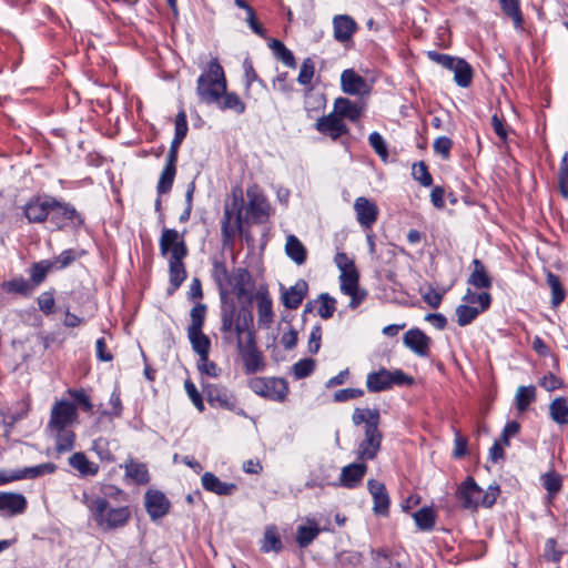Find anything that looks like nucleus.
Segmentation results:
<instances>
[{
  "label": "nucleus",
  "instance_id": "obj_47",
  "mask_svg": "<svg viewBox=\"0 0 568 568\" xmlns=\"http://www.w3.org/2000/svg\"><path fill=\"white\" fill-rule=\"evenodd\" d=\"M536 399V387L534 385L519 386L515 395V406L519 412H525Z\"/></svg>",
  "mask_w": 568,
  "mask_h": 568
},
{
  "label": "nucleus",
  "instance_id": "obj_2",
  "mask_svg": "<svg viewBox=\"0 0 568 568\" xmlns=\"http://www.w3.org/2000/svg\"><path fill=\"white\" fill-rule=\"evenodd\" d=\"M65 394L69 396L70 402L75 405L78 414L81 412L88 416L97 415L95 422L99 424L112 423L122 413V402L116 389L112 392L108 404H100L97 407L85 388H68Z\"/></svg>",
  "mask_w": 568,
  "mask_h": 568
},
{
  "label": "nucleus",
  "instance_id": "obj_54",
  "mask_svg": "<svg viewBox=\"0 0 568 568\" xmlns=\"http://www.w3.org/2000/svg\"><path fill=\"white\" fill-rule=\"evenodd\" d=\"M321 529L317 525L314 526H300L297 528L296 541L300 547L305 548L313 542L320 535Z\"/></svg>",
  "mask_w": 568,
  "mask_h": 568
},
{
  "label": "nucleus",
  "instance_id": "obj_34",
  "mask_svg": "<svg viewBox=\"0 0 568 568\" xmlns=\"http://www.w3.org/2000/svg\"><path fill=\"white\" fill-rule=\"evenodd\" d=\"M1 288L8 294H16L23 297L31 296L36 290L33 284L22 275L3 281L1 283Z\"/></svg>",
  "mask_w": 568,
  "mask_h": 568
},
{
  "label": "nucleus",
  "instance_id": "obj_18",
  "mask_svg": "<svg viewBox=\"0 0 568 568\" xmlns=\"http://www.w3.org/2000/svg\"><path fill=\"white\" fill-rule=\"evenodd\" d=\"M315 129L320 133L329 136L333 141H337L339 138L348 134L349 132V129L345 122L342 121L339 116H336V113L333 112L317 119Z\"/></svg>",
  "mask_w": 568,
  "mask_h": 568
},
{
  "label": "nucleus",
  "instance_id": "obj_22",
  "mask_svg": "<svg viewBox=\"0 0 568 568\" xmlns=\"http://www.w3.org/2000/svg\"><path fill=\"white\" fill-rule=\"evenodd\" d=\"M367 488L374 500V514L379 516H387L389 511L390 499L385 485L376 479H369L367 481Z\"/></svg>",
  "mask_w": 568,
  "mask_h": 568
},
{
  "label": "nucleus",
  "instance_id": "obj_33",
  "mask_svg": "<svg viewBox=\"0 0 568 568\" xmlns=\"http://www.w3.org/2000/svg\"><path fill=\"white\" fill-rule=\"evenodd\" d=\"M333 113H336V116H339L342 121L347 119L355 122L361 118L362 109L357 103L347 98H337L334 102Z\"/></svg>",
  "mask_w": 568,
  "mask_h": 568
},
{
  "label": "nucleus",
  "instance_id": "obj_11",
  "mask_svg": "<svg viewBox=\"0 0 568 568\" xmlns=\"http://www.w3.org/2000/svg\"><path fill=\"white\" fill-rule=\"evenodd\" d=\"M209 404L215 408L234 412L239 407L236 397L226 387L209 384L205 388Z\"/></svg>",
  "mask_w": 568,
  "mask_h": 568
},
{
  "label": "nucleus",
  "instance_id": "obj_35",
  "mask_svg": "<svg viewBox=\"0 0 568 568\" xmlns=\"http://www.w3.org/2000/svg\"><path fill=\"white\" fill-rule=\"evenodd\" d=\"M252 276L246 268L239 267L234 274L232 275V286L239 300L247 298L250 302L252 300V293L247 288V285L251 284Z\"/></svg>",
  "mask_w": 568,
  "mask_h": 568
},
{
  "label": "nucleus",
  "instance_id": "obj_40",
  "mask_svg": "<svg viewBox=\"0 0 568 568\" xmlns=\"http://www.w3.org/2000/svg\"><path fill=\"white\" fill-rule=\"evenodd\" d=\"M214 103L217 104L220 110H231L236 114H243L246 109L245 103L241 100L237 93L227 92L226 90L225 93L219 98V101H215Z\"/></svg>",
  "mask_w": 568,
  "mask_h": 568
},
{
  "label": "nucleus",
  "instance_id": "obj_10",
  "mask_svg": "<svg viewBox=\"0 0 568 568\" xmlns=\"http://www.w3.org/2000/svg\"><path fill=\"white\" fill-rule=\"evenodd\" d=\"M375 568H408L409 558L399 549L381 548L372 550Z\"/></svg>",
  "mask_w": 568,
  "mask_h": 568
},
{
  "label": "nucleus",
  "instance_id": "obj_14",
  "mask_svg": "<svg viewBox=\"0 0 568 568\" xmlns=\"http://www.w3.org/2000/svg\"><path fill=\"white\" fill-rule=\"evenodd\" d=\"M248 197L247 213L256 224H263L270 216V204L266 197L258 192L257 187H250L246 191Z\"/></svg>",
  "mask_w": 568,
  "mask_h": 568
},
{
  "label": "nucleus",
  "instance_id": "obj_6",
  "mask_svg": "<svg viewBox=\"0 0 568 568\" xmlns=\"http://www.w3.org/2000/svg\"><path fill=\"white\" fill-rule=\"evenodd\" d=\"M237 352L243 362V371L246 375H253L265 369L264 356L258 351L255 342V335L253 332H248L243 338H239L236 342Z\"/></svg>",
  "mask_w": 568,
  "mask_h": 568
},
{
  "label": "nucleus",
  "instance_id": "obj_64",
  "mask_svg": "<svg viewBox=\"0 0 568 568\" xmlns=\"http://www.w3.org/2000/svg\"><path fill=\"white\" fill-rule=\"evenodd\" d=\"M78 257L79 254L75 250L68 248L50 261L53 263V268L58 271L70 266Z\"/></svg>",
  "mask_w": 568,
  "mask_h": 568
},
{
  "label": "nucleus",
  "instance_id": "obj_41",
  "mask_svg": "<svg viewBox=\"0 0 568 568\" xmlns=\"http://www.w3.org/2000/svg\"><path fill=\"white\" fill-rule=\"evenodd\" d=\"M53 263H51L50 260H42L39 262L33 263L30 266L29 274H30V282L33 284V287L37 288L39 285H41L48 274L53 271Z\"/></svg>",
  "mask_w": 568,
  "mask_h": 568
},
{
  "label": "nucleus",
  "instance_id": "obj_26",
  "mask_svg": "<svg viewBox=\"0 0 568 568\" xmlns=\"http://www.w3.org/2000/svg\"><path fill=\"white\" fill-rule=\"evenodd\" d=\"M257 303V322L260 326L268 327L273 322V303L270 297L268 291L265 287H260L255 294Z\"/></svg>",
  "mask_w": 568,
  "mask_h": 568
},
{
  "label": "nucleus",
  "instance_id": "obj_49",
  "mask_svg": "<svg viewBox=\"0 0 568 568\" xmlns=\"http://www.w3.org/2000/svg\"><path fill=\"white\" fill-rule=\"evenodd\" d=\"M175 175H176V166L165 164L160 174V179H159V182L156 185L158 195H163V194H168L169 192H171Z\"/></svg>",
  "mask_w": 568,
  "mask_h": 568
},
{
  "label": "nucleus",
  "instance_id": "obj_28",
  "mask_svg": "<svg viewBox=\"0 0 568 568\" xmlns=\"http://www.w3.org/2000/svg\"><path fill=\"white\" fill-rule=\"evenodd\" d=\"M201 481L206 491L213 493L217 496H231L237 490V486L234 483L222 481L217 476L210 471L202 475Z\"/></svg>",
  "mask_w": 568,
  "mask_h": 568
},
{
  "label": "nucleus",
  "instance_id": "obj_61",
  "mask_svg": "<svg viewBox=\"0 0 568 568\" xmlns=\"http://www.w3.org/2000/svg\"><path fill=\"white\" fill-rule=\"evenodd\" d=\"M363 562V556L358 551L345 550L338 555L339 568H358Z\"/></svg>",
  "mask_w": 568,
  "mask_h": 568
},
{
  "label": "nucleus",
  "instance_id": "obj_12",
  "mask_svg": "<svg viewBox=\"0 0 568 568\" xmlns=\"http://www.w3.org/2000/svg\"><path fill=\"white\" fill-rule=\"evenodd\" d=\"M51 195L31 197L23 206V214L30 223L49 221Z\"/></svg>",
  "mask_w": 568,
  "mask_h": 568
},
{
  "label": "nucleus",
  "instance_id": "obj_43",
  "mask_svg": "<svg viewBox=\"0 0 568 568\" xmlns=\"http://www.w3.org/2000/svg\"><path fill=\"white\" fill-rule=\"evenodd\" d=\"M187 337L192 345V349L199 356H205V354H210L211 349V341L209 336H206L203 331H187Z\"/></svg>",
  "mask_w": 568,
  "mask_h": 568
},
{
  "label": "nucleus",
  "instance_id": "obj_48",
  "mask_svg": "<svg viewBox=\"0 0 568 568\" xmlns=\"http://www.w3.org/2000/svg\"><path fill=\"white\" fill-rule=\"evenodd\" d=\"M352 419L356 426L361 424H365V426H378L379 410L369 408H356L353 413Z\"/></svg>",
  "mask_w": 568,
  "mask_h": 568
},
{
  "label": "nucleus",
  "instance_id": "obj_59",
  "mask_svg": "<svg viewBox=\"0 0 568 568\" xmlns=\"http://www.w3.org/2000/svg\"><path fill=\"white\" fill-rule=\"evenodd\" d=\"M541 484L549 495L555 496L562 487V478L555 470H550L541 476Z\"/></svg>",
  "mask_w": 568,
  "mask_h": 568
},
{
  "label": "nucleus",
  "instance_id": "obj_36",
  "mask_svg": "<svg viewBox=\"0 0 568 568\" xmlns=\"http://www.w3.org/2000/svg\"><path fill=\"white\" fill-rule=\"evenodd\" d=\"M181 244H185V242L183 239H180L176 230L163 229L159 243L162 256H166L169 253L172 255Z\"/></svg>",
  "mask_w": 568,
  "mask_h": 568
},
{
  "label": "nucleus",
  "instance_id": "obj_45",
  "mask_svg": "<svg viewBox=\"0 0 568 568\" xmlns=\"http://www.w3.org/2000/svg\"><path fill=\"white\" fill-rule=\"evenodd\" d=\"M427 57L430 61L436 64L442 65L444 69L456 72V69L463 63L464 59L458 57H453L446 53H440L437 51H428Z\"/></svg>",
  "mask_w": 568,
  "mask_h": 568
},
{
  "label": "nucleus",
  "instance_id": "obj_53",
  "mask_svg": "<svg viewBox=\"0 0 568 568\" xmlns=\"http://www.w3.org/2000/svg\"><path fill=\"white\" fill-rule=\"evenodd\" d=\"M359 287V274L357 268H352L348 272L341 273L339 275V290L343 294H351L353 290Z\"/></svg>",
  "mask_w": 568,
  "mask_h": 568
},
{
  "label": "nucleus",
  "instance_id": "obj_1",
  "mask_svg": "<svg viewBox=\"0 0 568 568\" xmlns=\"http://www.w3.org/2000/svg\"><path fill=\"white\" fill-rule=\"evenodd\" d=\"M220 318V331L225 344L237 342L244 334L246 336L252 332L250 329L253 324L251 310L245 306L239 307L225 291H222Z\"/></svg>",
  "mask_w": 568,
  "mask_h": 568
},
{
  "label": "nucleus",
  "instance_id": "obj_42",
  "mask_svg": "<svg viewBox=\"0 0 568 568\" xmlns=\"http://www.w3.org/2000/svg\"><path fill=\"white\" fill-rule=\"evenodd\" d=\"M546 282L551 290V307L557 308L566 298L565 288L559 276L550 271L546 273Z\"/></svg>",
  "mask_w": 568,
  "mask_h": 568
},
{
  "label": "nucleus",
  "instance_id": "obj_23",
  "mask_svg": "<svg viewBox=\"0 0 568 568\" xmlns=\"http://www.w3.org/2000/svg\"><path fill=\"white\" fill-rule=\"evenodd\" d=\"M358 26L348 14H337L333 18L334 39L339 43L352 40Z\"/></svg>",
  "mask_w": 568,
  "mask_h": 568
},
{
  "label": "nucleus",
  "instance_id": "obj_3",
  "mask_svg": "<svg viewBox=\"0 0 568 568\" xmlns=\"http://www.w3.org/2000/svg\"><path fill=\"white\" fill-rule=\"evenodd\" d=\"M97 526L103 530H113L124 527L131 518V510L128 506L111 507L110 503L103 497H95L88 503Z\"/></svg>",
  "mask_w": 568,
  "mask_h": 568
},
{
  "label": "nucleus",
  "instance_id": "obj_62",
  "mask_svg": "<svg viewBox=\"0 0 568 568\" xmlns=\"http://www.w3.org/2000/svg\"><path fill=\"white\" fill-rule=\"evenodd\" d=\"M368 143L375 151V153L381 158L383 162H386L388 159V149L385 139L378 132H372L368 136Z\"/></svg>",
  "mask_w": 568,
  "mask_h": 568
},
{
  "label": "nucleus",
  "instance_id": "obj_29",
  "mask_svg": "<svg viewBox=\"0 0 568 568\" xmlns=\"http://www.w3.org/2000/svg\"><path fill=\"white\" fill-rule=\"evenodd\" d=\"M308 290V285L304 280H298L295 285L291 286L282 294V302L286 308L296 310L303 302Z\"/></svg>",
  "mask_w": 568,
  "mask_h": 568
},
{
  "label": "nucleus",
  "instance_id": "obj_56",
  "mask_svg": "<svg viewBox=\"0 0 568 568\" xmlns=\"http://www.w3.org/2000/svg\"><path fill=\"white\" fill-rule=\"evenodd\" d=\"M474 71L471 65L464 59L463 63L454 73V81L460 88H468L473 81Z\"/></svg>",
  "mask_w": 568,
  "mask_h": 568
},
{
  "label": "nucleus",
  "instance_id": "obj_52",
  "mask_svg": "<svg viewBox=\"0 0 568 568\" xmlns=\"http://www.w3.org/2000/svg\"><path fill=\"white\" fill-rule=\"evenodd\" d=\"M273 50L275 57L281 60L288 68H296V60L293 52L285 47V44L280 40H273L270 44Z\"/></svg>",
  "mask_w": 568,
  "mask_h": 568
},
{
  "label": "nucleus",
  "instance_id": "obj_15",
  "mask_svg": "<svg viewBox=\"0 0 568 568\" xmlns=\"http://www.w3.org/2000/svg\"><path fill=\"white\" fill-rule=\"evenodd\" d=\"M483 489L468 476L457 488L456 497L465 509H476L480 505Z\"/></svg>",
  "mask_w": 568,
  "mask_h": 568
},
{
  "label": "nucleus",
  "instance_id": "obj_63",
  "mask_svg": "<svg viewBox=\"0 0 568 568\" xmlns=\"http://www.w3.org/2000/svg\"><path fill=\"white\" fill-rule=\"evenodd\" d=\"M126 476L132 478L136 484H148L150 480L145 465L139 463H131L126 466Z\"/></svg>",
  "mask_w": 568,
  "mask_h": 568
},
{
  "label": "nucleus",
  "instance_id": "obj_24",
  "mask_svg": "<svg viewBox=\"0 0 568 568\" xmlns=\"http://www.w3.org/2000/svg\"><path fill=\"white\" fill-rule=\"evenodd\" d=\"M382 434L379 428H365V438L358 445V457L371 460L379 450Z\"/></svg>",
  "mask_w": 568,
  "mask_h": 568
},
{
  "label": "nucleus",
  "instance_id": "obj_51",
  "mask_svg": "<svg viewBox=\"0 0 568 568\" xmlns=\"http://www.w3.org/2000/svg\"><path fill=\"white\" fill-rule=\"evenodd\" d=\"M55 429V449L59 453L69 452L73 448L75 435L72 428H54Z\"/></svg>",
  "mask_w": 568,
  "mask_h": 568
},
{
  "label": "nucleus",
  "instance_id": "obj_17",
  "mask_svg": "<svg viewBox=\"0 0 568 568\" xmlns=\"http://www.w3.org/2000/svg\"><path fill=\"white\" fill-rule=\"evenodd\" d=\"M354 211L359 225L365 230H372L379 214L377 204L365 196H359L354 202Z\"/></svg>",
  "mask_w": 568,
  "mask_h": 568
},
{
  "label": "nucleus",
  "instance_id": "obj_7",
  "mask_svg": "<svg viewBox=\"0 0 568 568\" xmlns=\"http://www.w3.org/2000/svg\"><path fill=\"white\" fill-rule=\"evenodd\" d=\"M413 377L405 374L402 369L388 371L381 368L367 375L366 386L372 393H378L392 388L394 385H412Z\"/></svg>",
  "mask_w": 568,
  "mask_h": 568
},
{
  "label": "nucleus",
  "instance_id": "obj_4",
  "mask_svg": "<svg viewBox=\"0 0 568 568\" xmlns=\"http://www.w3.org/2000/svg\"><path fill=\"white\" fill-rule=\"evenodd\" d=\"M225 90L226 79L224 70L217 59H212L209 62L207 70L197 79L196 93L203 102L213 104L225 93Z\"/></svg>",
  "mask_w": 568,
  "mask_h": 568
},
{
  "label": "nucleus",
  "instance_id": "obj_50",
  "mask_svg": "<svg viewBox=\"0 0 568 568\" xmlns=\"http://www.w3.org/2000/svg\"><path fill=\"white\" fill-rule=\"evenodd\" d=\"M549 413L552 420L559 425L568 423V404L566 398L559 397L551 402Z\"/></svg>",
  "mask_w": 568,
  "mask_h": 568
},
{
  "label": "nucleus",
  "instance_id": "obj_21",
  "mask_svg": "<svg viewBox=\"0 0 568 568\" xmlns=\"http://www.w3.org/2000/svg\"><path fill=\"white\" fill-rule=\"evenodd\" d=\"M145 509L152 520L164 517L170 510V501L159 490H148L145 494Z\"/></svg>",
  "mask_w": 568,
  "mask_h": 568
},
{
  "label": "nucleus",
  "instance_id": "obj_57",
  "mask_svg": "<svg viewBox=\"0 0 568 568\" xmlns=\"http://www.w3.org/2000/svg\"><path fill=\"white\" fill-rule=\"evenodd\" d=\"M317 302L320 303L318 315L323 320L331 318L336 310V300L332 297L328 293H322L317 297Z\"/></svg>",
  "mask_w": 568,
  "mask_h": 568
},
{
  "label": "nucleus",
  "instance_id": "obj_37",
  "mask_svg": "<svg viewBox=\"0 0 568 568\" xmlns=\"http://www.w3.org/2000/svg\"><path fill=\"white\" fill-rule=\"evenodd\" d=\"M285 252L287 256L297 265L306 262L307 251L303 243L293 234L288 235L285 244Z\"/></svg>",
  "mask_w": 568,
  "mask_h": 568
},
{
  "label": "nucleus",
  "instance_id": "obj_60",
  "mask_svg": "<svg viewBox=\"0 0 568 568\" xmlns=\"http://www.w3.org/2000/svg\"><path fill=\"white\" fill-rule=\"evenodd\" d=\"M481 311L477 307L462 304L456 308L457 323L459 326L469 325Z\"/></svg>",
  "mask_w": 568,
  "mask_h": 568
},
{
  "label": "nucleus",
  "instance_id": "obj_9",
  "mask_svg": "<svg viewBox=\"0 0 568 568\" xmlns=\"http://www.w3.org/2000/svg\"><path fill=\"white\" fill-rule=\"evenodd\" d=\"M248 387L256 395L275 402H283L288 393L286 381L277 377H253Z\"/></svg>",
  "mask_w": 568,
  "mask_h": 568
},
{
  "label": "nucleus",
  "instance_id": "obj_39",
  "mask_svg": "<svg viewBox=\"0 0 568 568\" xmlns=\"http://www.w3.org/2000/svg\"><path fill=\"white\" fill-rule=\"evenodd\" d=\"M69 464L77 469L81 476H94L99 471V466L90 462L83 453H74L69 458Z\"/></svg>",
  "mask_w": 568,
  "mask_h": 568
},
{
  "label": "nucleus",
  "instance_id": "obj_8",
  "mask_svg": "<svg viewBox=\"0 0 568 568\" xmlns=\"http://www.w3.org/2000/svg\"><path fill=\"white\" fill-rule=\"evenodd\" d=\"M49 222L54 226L55 230H63L68 226H82L84 219L72 204L52 196Z\"/></svg>",
  "mask_w": 568,
  "mask_h": 568
},
{
  "label": "nucleus",
  "instance_id": "obj_25",
  "mask_svg": "<svg viewBox=\"0 0 568 568\" xmlns=\"http://www.w3.org/2000/svg\"><path fill=\"white\" fill-rule=\"evenodd\" d=\"M27 506V498L22 494L0 491V511L6 515H20L26 511Z\"/></svg>",
  "mask_w": 568,
  "mask_h": 568
},
{
  "label": "nucleus",
  "instance_id": "obj_19",
  "mask_svg": "<svg viewBox=\"0 0 568 568\" xmlns=\"http://www.w3.org/2000/svg\"><path fill=\"white\" fill-rule=\"evenodd\" d=\"M367 471V466L364 463H352L342 468L337 481L332 483L336 487H345L354 489L361 485Z\"/></svg>",
  "mask_w": 568,
  "mask_h": 568
},
{
  "label": "nucleus",
  "instance_id": "obj_16",
  "mask_svg": "<svg viewBox=\"0 0 568 568\" xmlns=\"http://www.w3.org/2000/svg\"><path fill=\"white\" fill-rule=\"evenodd\" d=\"M187 255L186 244L179 245L178 250L170 255L169 258V273L170 284L173 291L178 290L186 278V270L183 263L184 257Z\"/></svg>",
  "mask_w": 568,
  "mask_h": 568
},
{
  "label": "nucleus",
  "instance_id": "obj_55",
  "mask_svg": "<svg viewBox=\"0 0 568 568\" xmlns=\"http://www.w3.org/2000/svg\"><path fill=\"white\" fill-rule=\"evenodd\" d=\"M283 545L281 538L276 531L275 527L266 528L264 532V540L261 547L262 551L270 552L275 551L278 552L282 549Z\"/></svg>",
  "mask_w": 568,
  "mask_h": 568
},
{
  "label": "nucleus",
  "instance_id": "obj_32",
  "mask_svg": "<svg viewBox=\"0 0 568 568\" xmlns=\"http://www.w3.org/2000/svg\"><path fill=\"white\" fill-rule=\"evenodd\" d=\"M471 265L473 271L467 283L478 290H489L493 285V281L483 262L478 258H474Z\"/></svg>",
  "mask_w": 568,
  "mask_h": 568
},
{
  "label": "nucleus",
  "instance_id": "obj_27",
  "mask_svg": "<svg viewBox=\"0 0 568 568\" xmlns=\"http://www.w3.org/2000/svg\"><path fill=\"white\" fill-rule=\"evenodd\" d=\"M341 87L344 93L359 95L367 91L366 80L353 69H346L341 74Z\"/></svg>",
  "mask_w": 568,
  "mask_h": 568
},
{
  "label": "nucleus",
  "instance_id": "obj_30",
  "mask_svg": "<svg viewBox=\"0 0 568 568\" xmlns=\"http://www.w3.org/2000/svg\"><path fill=\"white\" fill-rule=\"evenodd\" d=\"M57 465L49 462L43 463L40 465L31 466V467H24L22 469H14L12 470V477L14 481L22 480V479H36L39 477H42L44 475H51L55 473Z\"/></svg>",
  "mask_w": 568,
  "mask_h": 568
},
{
  "label": "nucleus",
  "instance_id": "obj_13",
  "mask_svg": "<svg viewBox=\"0 0 568 568\" xmlns=\"http://www.w3.org/2000/svg\"><path fill=\"white\" fill-rule=\"evenodd\" d=\"M77 407L70 402V399L57 400L51 408V417L49 426H68L78 420Z\"/></svg>",
  "mask_w": 568,
  "mask_h": 568
},
{
  "label": "nucleus",
  "instance_id": "obj_46",
  "mask_svg": "<svg viewBox=\"0 0 568 568\" xmlns=\"http://www.w3.org/2000/svg\"><path fill=\"white\" fill-rule=\"evenodd\" d=\"M414 520L416 526L423 531H429L435 527L436 514L430 507H423L415 511Z\"/></svg>",
  "mask_w": 568,
  "mask_h": 568
},
{
  "label": "nucleus",
  "instance_id": "obj_20",
  "mask_svg": "<svg viewBox=\"0 0 568 568\" xmlns=\"http://www.w3.org/2000/svg\"><path fill=\"white\" fill-rule=\"evenodd\" d=\"M404 345L420 357L429 355L432 339L422 329H408L403 337Z\"/></svg>",
  "mask_w": 568,
  "mask_h": 568
},
{
  "label": "nucleus",
  "instance_id": "obj_44",
  "mask_svg": "<svg viewBox=\"0 0 568 568\" xmlns=\"http://www.w3.org/2000/svg\"><path fill=\"white\" fill-rule=\"evenodd\" d=\"M565 552V549L559 546L556 538H548L545 542L541 558L547 562H552L558 566Z\"/></svg>",
  "mask_w": 568,
  "mask_h": 568
},
{
  "label": "nucleus",
  "instance_id": "obj_31",
  "mask_svg": "<svg viewBox=\"0 0 568 568\" xmlns=\"http://www.w3.org/2000/svg\"><path fill=\"white\" fill-rule=\"evenodd\" d=\"M520 428H504L500 437L496 439L489 449V460L497 464L505 459V448L510 445V437L519 433Z\"/></svg>",
  "mask_w": 568,
  "mask_h": 568
},
{
  "label": "nucleus",
  "instance_id": "obj_58",
  "mask_svg": "<svg viewBox=\"0 0 568 568\" xmlns=\"http://www.w3.org/2000/svg\"><path fill=\"white\" fill-rule=\"evenodd\" d=\"M206 305L197 303L190 312L191 324L187 331H202L206 317Z\"/></svg>",
  "mask_w": 568,
  "mask_h": 568
},
{
  "label": "nucleus",
  "instance_id": "obj_38",
  "mask_svg": "<svg viewBox=\"0 0 568 568\" xmlns=\"http://www.w3.org/2000/svg\"><path fill=\"white\" fill-rule=\"evenodd\" d=\"M503 13L511 19L515 29L521 30L524 27V17L520 10V0H498Z\"/></svg>",
  "mask_w": 568,
  "mask_h": 568
},
{
  "label": "nucleus",
  "instance_id": "obj_5",
  "mask_svg": "<svg viewBox=\"0 0 568 568\" xmlns=\"http://www.w3.org/2000/svg\"><path fill=\"white\" fill-rule=\"evenodd\" d=\"M243 196L241 190L232 193V203L225 204L221 222L222 243L224 247H233L237 233H243Z\"/></svg>",
  "mask_w": 568,
  "mask_h": 568
}]
</instances>
